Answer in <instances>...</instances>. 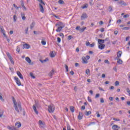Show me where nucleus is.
Segmentation results:
<instances>
[{
  "instance_id": "nucleus-52",
  "label": "nucleus",
  "mask_w": 130,
  "mask_h": 130,
  "mask_svg": "<svg viewBox=\"0 0 130 130\" xmlns=\"http://www.w3.org/2000/svg\"><path fill=\"white\" fill-rule=\"evenodd\" d=\"M34 33L35 35H38V34H39V31H34Z\"/></svg>"
},
{
  "instance_id": "nucleus-61",
  "label": "nucleus",
  "mask_w": 130,
  "mask_h": 130,
  "mask_svg": "<svg viewBox=\"0 0 130 130\" xmlns=\"http://www.w3.org/2000/svg\"><path fill=\"white\" fill-rule=\"evenodd\" d=\"M59 36H60V37H62V38H63V34L60 32L59 34Z\"/></svg>"
},
{
  "instance_id": "nucleus-5",
  "label": "nucleus",
  "mask_w": 130,
  "mask_h": 130,
  "mask_svg": "<svg viewBox=\"0 0 130 130\" xmlns=\"http://www.w3.org/2000/svg\"><path fill=\"white\" fill-rule=\"evenodd\" d=\"M87 18H88V15H87V13H83L81 16V20H85V19H87Z\"/></svg>"
},
{
  "instance_id": "nucleus-18",
  "label": "nucleus",
  "mask_w": 130,
  "mask_h": 130,
  "mask_svg": "<svg viewBox=\"0 0 130 130\" xmlns=\"http://www.w3.org/2000/svg\"><path fill=\"white\" fill-rule=\"evenodd\" d=\"M25 60H26V61H27V62L28 63H31V59H30V58L29 57H26L25 58Z\"/></svg>"
},
{
  "instance_id": "nucleus-6",
  "label": "nucleus",
  "mask_w": 130,
  "mask_h": 130,
  "mask_svg": "<svg viewBox=\"0 0 130 130\" xmlns=\"http://www.w3.org/2000/svg\"><path fill=\"white\" fill-rule=\"evenodd\" d=\"M118 4H119V5H121V6H127V4H126V3H125V2H124V1L121 0L120 1L118 2Z\"/></svg>"
},
{
  "instance_id": "nucleus-47",
  "label": "nucleus",
  "mask_w": 130,
  "mask_h": 130,
  "mask_svg": "<svg viewBox=\"0 0 130 130\" xmlns=\"http://www.w3.org/2000/svg\"><path fill=\"white\" fill-rule=\"evenodd\" d=\"M87 100L89 101V102H92V100H91V98H90V96H88Z\"/></svg>"
},
{
  "instance_id": "nucleus-17",
  "label": "nucleus",
  "mask_w": 130,
  "mask_h": 130,
  "mask_svg": "<svg viewBox=\"0 0 130 130\" xmlns=\"http://www.w3.org/2000/svg\"><path fill=\"white\" fill-rule=\"evenodd\" d=\"M98 43L99 44H103L104 43V40H102V39H98Z\"/></svg>"
},
{
  "instance_id": "nucleus-48",
  "label": "nucleus",
  "mask_w": 130,
  "mask_h": 130,
  "mask_svg": "<svg viewBox=\"0 0 130 130\" xmlns=\"http://www.w3.org/2000/svg\"><path fill=\"white\" fill-rule=\"evenodd\" d=\"M113 119L115 120V121H120V120L119 119L114 118H113Z\"/></svg>"
},
{
  "instance_id": "nucleus-31",
  "label": "nucleus",
  "mask_w": 130,
  "mask_h": 130,
  "mask_svg": "<svg viewBox=\"0 0 130 130\" xmlns=\"http://www.w3.org/2000/svg\"><path fill=\"white\" fill-rule=\"evenodd\" d=\"M34 26H35V22H32L30 24V29H33V28H34Z\"/></svg>"
},
{
  "instance_id": "nucleus-12",
  "label": "nucleus",
  "mask_w": 130,
  "mask_h": 130,
  "mask_svg": "<svg viewBox=\"0 0 130 130\" xmlns=\"http://www.w3.org/2000/svg\"><path fill=\"white\" fill-rule=\"evenodd\" d=\"M105 47V45L101 44L100 45H99V48L100 49H104V48Z\"/></svg>"
},
{
  "instance_id": "nucleus-20",
  "label": "nucleus",
  "mask_w": 130,
  "mask_h": 130,
  "mask_svg": "<svg viewBox=\"0 0 130 130\" xmlns=\"http://www.w3.org/2000/svg\"><path fill=\"white\" fill-rule=\"evenodd\" d=\"M82 63H88V61L84 58L82 57Z\"/></svg>"
},
{
  "instance_id": "nucleus-37",
  "label": "nucleus",
  "mask_w": 130,
  "mask_h": 130,
  "mask_svg": "<svg viewBox=\"0 0 130 130\" xmlns=\"http://www.w3.org/2000/svg\"><path fill=\"white\" fill-rule=\"evenodd\" d=\"M41 43L42 45H45L46 44V42L45 41L42 40Z\"/></svg>"
},
{
  "instance_id": "nucleus-34",
  "label": "nucleus",
  "mask_w": 130,
  "mask_h": 130,
  "mask_svg": "<svg viewBox=\"0 0 130 130\" xmlns=\"http://www.w3.org/2000/svg\"><path fill=\"white\" fill-rule=\"evenodd\" d=\"M65 69H66V72H69V66L67 64H64Z\"/></svg>"
},
{
  "instance_id": "nucleus-16",
  "label": "nucleus",
  "mask_w": 130,
  "mask_h": 130,
  "mask_svg": "<svg viewBox=\"0 0 130 130\" xmlns=\"http://www.w3.org/2000/svg\"><path fill=\"white\" fill-rule=\"evenodd\" d=\"M48 60H49L48 58H46L44 60H41V59L40 60V61H41V62H42V63H43L44 62H46L47 61H48Z\"/></svg>"
},
{
  "instance_id": "nucleus-57",
  "label": "nucleus",
  "mask_w": 130,
  "mask_h": 130,
  "mask_svg": "<svg viewBox=\"0 0 130 130\" xmlns=\"http://www.w3.org/2000/svg\"><path fill=\"white\" fill-rule=\"evenodd\" d=\"M105 63H108V64H109V61H108V60H107V59H106V60H105Z\"/></svg>"
},
{
  "instance_id": "nucleus-56",
  "label": "nucleus",
  "mask_w": 130,
  "mask_h": 130,
  "mask_svg": "<svg viewBox=\"0 0 130 130\" xmlns=\"http://www.w3.org/2000/svg\"><path fill=\"white\" fill-rule=\"evenodd\" d=\"M81 109H82V110H85V109H86V107H85V106H82L81 107Z\"/></svg>"
},
{
  "instance_id": "nucleus-25",
  "label": "nucleus",
  "mask_w": 130,
  "mask_h": 130,
  "mask_svg": "<svg viewBox=\"0 0 130 130\" xmlns=\"http://www.w3.org/2000/svg\"><path fill=\"white\" fill-rule=\"evenodd\" d=\"M117 62L119 64H122V60L121 59L118 58Z\"/></svg>"
},
{
  "instance_id": "nucleus-8",
  "label": "nucleus",
  "mask_w": 130,
  "mask_h": 130,
  "mask_svg": "<svg viewBox=\"0 0 130 130\" xmlns=\"http://www.w3.org/2000/svg\"><path fill=\"white\" fill-rule=\"evenodd\" d=\"M39 124L40 125L41 127H44L45 126V123L43 122H42V120H39Z\"/></svg>"
},
{
  "instance_id": "nucleus-45",
  "label": "nucleus",
  "mask_w": 130,
  "mask_h": 130,
  "mask_svg": "<svg viewBox=\"0 0 130 130\" xmlns=\"http://www.w3.org/2000/svg\"><path fill=\"white\" fill-rule=\"evenodd\" d=\"M84 58L87 60V59H90V56L87 55L86 56L84 57Z\"/></svg>"
},
{
  "instance_id": "nucleus-36",
  "label": "nucleus",
  "mask_w": 130,
  "mask_h": 130,
  "mask_svg": "<svg viewBox=\"0 0 130 130\" xmlns=\"http://www.w3.org/2000/svg\"><path fill=\"white\" fill-rule=\"evenodd\" d=\"M13 6H14V8H15V9H16V10H18L19 9V8H21V7L17 6V5H16V4H13Z\"/></svg>"
},
{
  "instance_id": "nucleus-3",
  "label": "nucleus",
  "mask_w": 130,
  "mask_h": 130,
  "mask_svg": "<svg viewBox=\"0 0 130 130\" xmlns=\"http://www.w3.org/2000/svg\"><path fill=\"white\" fill-rule=\"evenodd\" d=\"M54 105H50L48 106V110L50 113H53L54 112Z\"/></svg>"
},
{
  "instance_id": "nucleus-28",
  "label": "nucleus",
  "mask_w": 130,
  "mask_h": 130,
  "mask_svg": "<svg viewBox=\"0 0 130 130\" xmlns=\"http://www.w3.org/2000/svg\"><path fill=\"white\" fill-rule=\"evenodd\" d=\"M58 3L59 5H64V2L62 0H59Z\"/></svg>"
},
{
  "instance_id": "nucleus-43",
  "label": "nucleus",
  "mask_w": 130,
  "mask_h": 130,
  "mask_svg": "<svg viewBox=\"0 0 130 130\" xmlns=\"http://www.w3.org/2000/svg\"><path fill=\"white\" fill-rule=\"evenodd\" d=\"M30 77H31L32 78V79H35V77L34 76V75H33L32 73H30Z\"/></svg>"
},
{
  "instance_id": "nucleus-60",
  "label": "nucleus",
  "mask_w": 130,
  "mask_h": 130,
  "mask_svg": "<svg viewBox=\"0 0 130 130\" xmlns=\"http://www.w3.org/2000/svg\"><path fill=\"white\" fill-rule=\"evenodd\" d=\"M67 130H71V126L70 125H67Z\"/></svg>"
},
{
  "instance_id": "nucleus-24",
  "label": "nucleus",
  "mask_w": 130,
  "mask_h": 130,
  "mask_svg": "<svg viewBox=\"0 0 130 130\" xmlns=\"http://www.w3.org/2000/svg\"><path fill=\"white\" fill-rule=\"evenodd\" d=\"M86 29H87V27H84L83 28H80L79 29V31H80V32H81V33H83V32H84L85 31V30H86Z\"/></svg>"
},
{
  "instance_id": "nucleus-13",
  "label": "nucleus",
  "mask_w": 130,
  "mask_h": 130,
  "mask_svg": "<svg viewBox=\"0 0 130 130\" xmlns=\"http://www.w3.org/2000/svg\"><path fill=\"white\" fill-rule=\"evenodd\" d=\"M64 27V26L57 27V28L56 29V32H60V31H61V30L62 29V28H63Z\"/></svg>"
},
{
  "instance_id": "nucleus-32",
  "label": "nucleus",
  "mask_w": 130,
  "mask_h": 130,
  "mask_svg": "<svg viewBox=\"0 0 130 130\" xmlns=\"http://www.w3.org/2000/svg\"><path fill=\"white\" fill-rule=\"evenodd\" d=\"M85 73L88 75H90V70L89 69H86Z\"/></svg>"
},
{
  "instance_id": "nucleus-1",
  "label": "nucleus",
  "mask_w": 130,
  "mask_h": 130,
  "mask_svg": "<svg viewBox=\"0 0 130 130\" xmlns=\"http://www.w3.org/2000/svg\"><path fill=\"white\" fill-rule=\"evenodd\" d=\"M12 101L13 102V104L14 105V108L17 111L18 113L19 112H21L22 111V104L21 103V102H17L15 99V98L14 96H12Z\"/></svg>"
},
{
  "instance_id": "nucleus-39",
  "label": "nucleus",
  "mask_w": 130,
  "mask_h": 130,
  "mask_svg": "<svg viewBox=\"0 0 130 130\" xmlns=\"http://www.w3.org/2000/svg\"><path fill=\"white\" fill-rule=\"evenodd\" d=\"M81 8L82 9H87V8H88V4H86L84 6H82Z\"/></svg>"
},
{
  "instance_id": "nucleus-29",
  "label": "nucleus",
  "mask_w": 130,
  "mask_h": 130,
  "mask_svg": "<svg viewBox=\"0 0 130 130\" xmlns=\"http://www.w3.org/2000/svg\"><path fill=\"white\" fill-rule=\"evenodd\" d=\"M50 57H54L55 56V55H54V53H53V52H51L50 53Z\"/></svg>"
},
{
  "instance_id": "nucleus-22",
  "label": "nucleus",
  "mask_w": 130,
  "mask_h": 130,
  "mask_svg": "<svg viewBox=\"0 0 130 130\" xmlns=\"http://www.w3.org/2000/svg\"><path fill=\"white\" fill-rule=\"evenodd\" d=\"M53 74H54V70H52V71L49 73V77H52V75H53Z\"/></svg>"
},
{
  "instance_id": "nucleus-2",
  "label": "nucleus",
  "mask_w": 130,
  "mask_h": 130,
  "mask_svg": "<svg viewBox=\"0 0 130 130\" xmlns=\"http://www.w3.org/2000/svg\"><path fill=\"white\" fill-rule=\"evenodd\" d=\"M36 107L38 108V107H40V105H39V103L38 102H36L35 101V104L33 105L32 108L36 114H38V111H37V109H36Z\"/></svg>"
},
{
  "instance_id": "nucleus-46",
  "label": "nucleus",
  "mask_w": 130,
  "mask_h": 130,
  "mask_svg": "<svg viewBox=\"0 0 130 130\" xmlns=\"http://www.w3.org/2000/svg\"><path fill=\"white\" fill-rule=\"evenodd\" d=\"M20 3H21V5L22 7H23V6H25L24 5V1L21 0Z\"/></svg>"
},
{
  "instance_id": "nucleus-38",
  "label": "nucleus",
  "mask_w": 130,
  "mask_h": 130,
  "mask_svg": "<svg viewBox=\"0 0 130 130\" xmlns=\"http://www.w3.org/2000/svg\"><path fill=\"white\" fill-rule=\"evenodd\" d=\"M6 54L7 56L8 57V58L12 57V56H11V54H10L9 52H7Z\"/></svg>"
},
{
  "instance_id": "nucleus-27",
  "label": "nucleus",
  "mask_w": 130,
  "mask_h": 130,
  "mask_svg": "<svg viewBox=\"0 0 130 130\" xmlns=\"http://www.w3.org/2000/svg\"><path fill=\"white\" fill-rule=\"evenodd\" d=\"M0 100L3 102H5V99L3 98V94L2 93H0Z\"/></svg>"
},
{
  "instance_id": "nucleus-14",
  "label": "nucleus",
  "mask_w": 130,
  "mask_h": 130,
  "mask_svg": "<svg viewBox=\"0 0 130 130\" xmlns=\"http://www.w3.org/2000/svg\"><path fill=\"white\" fill-rule=\"evenodd\" d=\"M30 48V45L27 44H25L23 45V48H25L26 49H29Z\"/></svg>"
},
{
  "instance_id": "nucleus-62",
  "label": "nucleus",
  "mask_w": 130,
  "mask_h": 130,
  "mask_svg": "<svg viewBox=\"0 0 130 130\" xmlns=\"http://www.w3.org/2000/svg\"><path fill=\"white\" fill-rule=\"evenodd\" d=\"M100 96V94L98 93L95 95V98H98Z\"/></svg>"
},
{
  "instance_id": "nucleus-26",
  "label": "nucleus",
  "mask_w": 130,
  "mask_h": 130,
  "mask_svg": "<svg viewBox=\"0 0 130 130\" xmlns=\"http://www.w3.org/2000/svg\"><path fill=\"white\" fill-rule=\"evenodd\" d=\"M91 113H92V112L89 111H86L85 112V115H86V116H89V115H90L91 114Z\"/></svg>"
},
{
  "instance_id": "nucleus-11",
  "label": "nucleus",
  "mask_w": 130,
  "mask_h": 130,
  "mask_svg": "<svg viewBox=\"0 0 130 130\" xmlns=\"http://www.w3.org/2000/svg\"><path fill=\"white\" fill-rule=\"evenodd\" d=\"M83 118V113L81 112H79V115H78V119L81 120Z\"/></svg>"
},
{
  "instance_id": "nucleus-7",
  "label": "nucleus",
  "mask_w": 130,
  "mask_h": 130,
  "mask_svg": "<svg viewBox=\"0 0 130 130\" xmlns=\"http://www.w3.org/2000/svg\"><path fill=\"white\" fill-rule=\"evenodd\" d=\"M112 128L113 130H118L120 128V127H119L117 125L115 124V125L112 126Z\"/></svg>"
},
{
  "instance_id": "nucleus-19",
  "label": "nucleus",
  "mask_w": 130,
  "mask_h": 130,
  "mask_svg": "<svg viewBox=\"0 0 130 130\" xmlns=\"http://www.w3.org/2000/svg\"><path fill=\"white\" fill-rule=\"evenodd\" d=\"M21 17L23 21H25L26 20V17L25 16V13H21Z\"/></svg>"
},
{
  "instance_id": "nucleus-53",
  "label": "nucleus",
  "mask_w": 130,
  "mask_h": 130,
  "mask_svg": "<svg viewBox=\"0 0 130 130\" xmlns=\"http://www.w3.org/2000/svg\"><path fill=\"white\" fill-rule=\"evenodd\" d=\"M112 11H113L112 7L110 6L109 7V12H112Z\"/></svg>"
},
{
  "instance_id": "nucleus-9",
  "label": "nucleus",
  "mask_w": 130,
  "mask_h": 130,
  "mask_svg": "<svg viewBox=\"0 0 130 130\" xmlns=\"http://www.w3.org/2000/svg\"><path fill=\"white\" fill-rule=\"evenodd\" d=\"M17 74L18 77H19L20 79H21L22 80H23V75H22V74H21V72H20V71H17Z\"/></svg>"
},
{
  "instance_id": "nucleus-4",
  "label": "nucleus",
  "mask_w": 130,
  "mask_h": 130,
  "mask_svg": "<svg viewBox=\"0 0 130 130\" xmlns=\"http://www.w3.org/2000/svg\"><path fill=\"white\" fill-rule=\"evenodd\" d=\"M14 80H15V81H16V83L18 86H21L22 85V84L21 83V81H20V79H19L18 77H15Z\"/></svg>"
},
{
  "instance_id": "nucleus-40",
  "label": "nucleus",
  "mask_w": 130,
  "mask_h": 130,
  "mask_svg": "<svg viewBox=\"0 0 130 130\" xmlns=\"http://www.w3.org/2000/svg\"><path fill=\"white\" fill-rule=\"evenodd\" d=\"M13 20L14 22H16L17 21V16L16 15L13 16Z\"/></svg>"
},
{
  "instance_id": "nucleus-15",
  "label": "nucleus",
  "mask_w": 130,
  "mask_h": 130,
  "mask_svg": "<svg viewBox=\"0 0 130 130\" xmlns=\"http://www.w3.org/2000/svg\"><path fill=\"white\" fill-rule=\"evenodd\" d=\"M21 122H17L15 123V126L17 127L18 128H20V127L21 126Z\"/></svg>"
},
{
  "instance_id": "nucleus-23",
  "label": "nucleus",
  "mask_w": 130,
  "mask_h": 130,
  "mask_svg": "<svg viewBox=\"0 0 130 130\" xmlns=\"http://www.w3.org/2000/svg\"><path fill=\"white\" fill-rule=\"evenodd\" d=\"M63 25V23L61 22H59L58 23L55 24V26H60V27H63L62 25Z\"/></svg>"
},
{
  "instance_id": "nucleus-30",
  "label": "nucleus",
  "mask_w": 130,
  "mask_h": 130,
  "mask_svg": "<svg viewBox=\"0 0 130 130\" xmlns=\"http://www.w3.org/2000/svg\"><path fill=\"white\" fill-rule=\"evenodd\" d=\"M70 110H71V111H72V112H75V107H74L73 106H71Z\"/></svg>"
},
{
  "instance_id": "nucleus-10",
  "label": "nucleus",
  "mask_w": 130,
  "mask_h": 130,
  "mask_svg": "<svg viewBox=\"0 0 130 130\" xmlns=\"http://www.w3.org/2000/svg\"><path fill=\"white\" fill-rule=\"evenodd\" d=\"M39 6L40 8V12H41V13H44V9L43 8V6H42V5H41V4H40Z\"/></svg>"
},
{
  "instance_id": "nucleus-49",
  "label": "nucleus",
  "mask_w": 130,
  "mask_h": 130,
  "mask_svg": "<svg viewBox=\"0 0 130 130\" xmlns=\"http://www.w3.org/2000/svg\"><path fill=\"white\" fill-rule=\"evenodd\" d=\"M90 47H94L95 45V43H92L91 44H90Z\"/></svg>"
},
{
  "instance_id": "nucleus-51",
  "label": "nucleus",
  "mask_w": 130,
  "mask_h": 130,
  "mask_svg": "<svg viewBox=\"0 0 130 130\" xmlns=\"http://www.w3.org/2000/svg\"><path fill=\"white\" fill-rule=\"evenodd\" d=\"M122 29H123V30H129V27H123Z\"/></svg>"
},
{
  "instance_id": "nucleus-44",
  "label": "nucleus",
  "mask_w": 130,
  "mask_h": 130,
  "mask_svg": "<svg viewBox=\"0 0 130 130\" xmlns=\"http://www.w3.org/2000/svg\"><path fill=\"white\" fill-rule=\"evenodd\" d=\"M118 85H119V82L116 81L115 82V86H118Z\"/></svg>"
},
{
  "instance_id": "nucleus-35",
  "label": "nucleus",
  "mask_w": 130,
  "mask_h": 130,
  "mask_svg": "<svg viewBox=\"0 0 130 130\" xmlns=\"http://www.w3.org/2000/svg\"><path fill=\"white\" fill-rule=\"evenodd\" d=\"M20 50H21V49L20 48V47L17 46L16 49V51H17V52H20Z\"/></svg>"
},
{
  "instance_id": "nucleus-33",
  "label": "nucleus",
  "mask_w": 130,
  "mask_h": 130,
  "mask_svg": "<svg viewBox=\"0 0 130 130\" xmlns=\"http://www.w3.org/2000/svg\"><path fill=\"white\" fill-rule=\"evenodd\" d=\"M9 59H10L11 63H12V64H14V60L13 59V57L9 58Z\"/></svg>"
},
{
  "instance_id": "nucleus-42",
  "label": "nucleus",
  "mask_w": 130,
  "mask_h": 130,
  "mask_svg": "<svg viewBox=\"0 0 130 130\" xmlns=\"http://www.w3.org/2000/svg\"><path fill=\"white\" fill-rule=\"evenodd\" d=\"M57 40L58 43H60V41H61V40L60 39V38H57Z\"/></svg>"
},
{
  "instance_id": "nucleus-54",
  "label": "nucleus",
  "mask_w": 130,
  "mask_h": 130,
  "mask_svg": "<svg viewBox=\"0 0 130 130\" xmlns=\"http://www.w3.org/2000/svg\"><path fill=\"white\" fill-rule=\"evenodd\" d=\"M3 114H4V111H1L0 112V117H2Z\"/></svg>"
},
{
  "instance_id": "nucleus-50",
  "label": "nucleus",
  "mask_w": 130,
  "mask_h": 130,
  "mask_svg": "<svg viewBox=\"0 0 130 130\" xmlns=\"http://www.w3.org/2000/svg\"><path fill=\"white\" fill-rule=\"evenodd\" d=\"M72 38H73V36H69L68 38V40H71Z\"/></svg>"
},
{
  "instance_id": "nucleus-59",
  "label": "nucleus",
  "mask_w": 130,
  "mask_h": 130,
  "mask_svg": "<svg viewBox=\"0 0 130 130\" xmlns=\"http://www.w3.org/2000/svg\"><path fill=\"white\" fill-rule=\"evenodd\" d=\"M128 17H129V15H128V14H126L123 16V18H128Z\"/></svg>"
},
{
  "instance_id": "nucleus-41",
  "label": "nucleus",
  "mask_w": 130,
  "mask_h": 130,
  "mask_svg": "<svg viewBox=\"0 0 130 130\" xmlns=\"http://www.w3.org/2000/svg\"><path fill=\"white\" fill-rule=\"evenodd\" d=\"M89 4H90V6H93L94 5V2H93V0H91L89 2Z\"/></svg>"
},
{
  "instance_id": "nucleus-55",
  "label": "nucleus",
  "mask_w": 130,
  "mask_h": 130,
  "mask_svg": "<svg viewBox=\"0 0 130 130\" xmlns=\"http://www.w3.org/2000/svg\"><path fill=\"white\" fill-rule=\"evenodd\" d=\"M75 66L77 68L78 67H80V64L79 63H75Z\"/></svg>"
},
{
  "instance_id": "nucleus-63",
  "label": "nucleus",
  "mask_w": 130,
  "mask_h": 130,
  "mask_svg": "<svg viewBox=\"0 0 130 130\" xmlns=\"http://www.w3.org/2000/svg\"><path fill=\"white\" fill-rule=\"evenodd\" d=\"M97 117H100V114H99V112H96Z\"/></svg>"
},
{
  "instance_id": "nucleus-21",
  "label": "nucleus",
  "mask_w": 130,
  "mask_h": 130,
  "mask_svg": "<svg viewBox=\"0 0 130 130\" xmlns=\"http://www.w3.org/2000/svg\"><path fill=\"white\" fill-rule=\"evenodd\" d=\"M122 53V52H121V51H119L117 52V57L118 58H119V57H120L121 56V54Z\"/></svg>"
},
{
  "instance_id": "nucleus-58",
  "label": "nucleus",
  "mask_w": 130,
  "mask_h": 130,
  "mask_svg": "<svg viewBox=\"0 0 130 130\" xmlns=\"http://www.w3.org/2000/svg\"><path fill=\"white\" fill-rule=\"evenodd\" d=\"M101 103H104V99L101 98Z\"/></svg>"
},
{
  "instance_id": "nucleus-64",
  "label": "nucleus",
  "mask_w": 130,
  "mask_h": 130,
  "mask_svg": "<svg viewBox=\"0 0 130 130\" xmlns=\"http://www.w3.org/2000/svg\"><path fill=\"white\" fill-rule=\"evenodd\" d=\"M80 29H81V27H80V26H77L76 27V30H80Z\"/></svg>"
}]
</instances>
